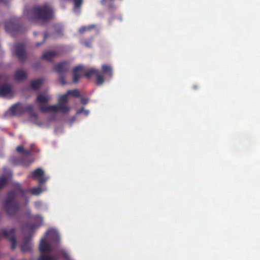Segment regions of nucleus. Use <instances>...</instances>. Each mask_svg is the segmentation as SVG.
<instances>
[{
	"instance_id": "obj_1",
	"label": "nucleus",
	"mask_w": 260,
	"mask_h": 260,
	"mask_svg": "<svg viewBox=\"0 0 260 260\" xmlns=\"http://www.w3.org/2000/svg\"><path fill=\"white\" fill-rule=\"evenodd\" d=\"M59 236L57 231L55 229H51L48 231L46 235L42 238L40 241L39 249L43 254L40 260H54L53 258L50 255L45 254V253L49 251L51 248L48 243L49 240H58Z\"/></svg>"
},
{
	"instance_id": "obj_2",
	"label": "nucleus",
	"mask_w": 260,
	"mask_h": 260,
	"mask_svg": "<svg viewBox=\"0 0 260 260\" xmlns=\"http://www.w3.org/2000/svg\"><path fill=\"white\" fill-rule=\"evenodd\" d=\"M69 94L67 93L61 95L58 97V103L56 105L51 106L43 107L41 106V111L43 112L56 113L61 112L66 113L70 110V108L64 104L68 100V96Z\"/></svg>"
},
{
	"instance_id": "obj_3",
	"label": "nucleus",
	"mask_w": 260,
	"mask_h": 260,
	"mask_svg": "<svg viewBox=\"0 0 260 260\" xmlns=\"http://www.w3.org/2000/svg\"><path fill=\"white\" fill-rule=\"evenodd\" d=\"M52 10L51 8L45 5L44 7H38L36 9L35 15L37 20H46L51 16Z\"/></svg>"
},
{
	"instance_id": "obj_4",
	"label": "nucleus",
	"mask_w": 260,
	"mask_h": 260,
	"mask_svg": "<svg viewBox=\"0 0 260 260\" xmlns=\"http://www.w3.org/2000/svg\"><path fill=\"white\" fill-rule=\"evenodd\" d=\"M2 237L8 238L12 242L11 247L13 249L15 247V231L11 229L9 231L6 230H0V239Z\"/></svg>"
},
{
	"instance_id": "obj_5",
	"label": "nucleus",
	"mask_w": 260,
	"mask_h": 260,
	"mask_svg": "<svg viewBox=\"0 0 260 260\" xmlns=\"http://www.w3.org/2000/svg\"><path fill=\"white\" fill-rule=\"evenodd\" d=\"M93 75H95L96 76V83L98 85H101L104 83V77L100 74L99 71L94 69H91L87 71L85 74V75L88 77Z\"/></svg>"
},
{
	"instance_id": "obj_6",
	"label": "nucleus",
	"mask_w": 260,
	"mask_h": 260,
	"mask_svg": "<svg viewBox=\"0 0 260 260\" xmlns=\"http://www.w3.org/2000/svg\"><path fill=\"white\" fill-rule=\"evenodd\" d=\"M51 99L50 96L47 94L46 92H41L39 93L37 98V102L39 105L40 110H41V106L47 107V106L43 105V104L46 103L50 101Z\"/></svg>"
},
{
	"instance_id": "obj_7",
	"label": "nucleus",
	"mask_w": 260,
	"mask_h": 260,
	"mask_svg": "<svg viewBox=\"0 0 260 260\" xmlns=\"http://www.w3.org/2000/svg\"><path fill=\"white\" fill-rule=\"evenodd\" d=\"M44 172L42 169L38 168L35 170L31 173V176L34 177L38 178L40 184L44 183L48 179L47 177H44L43 175Z\"/></svg>"
},
{
	"instance_id": "obj_8",
	"label": "nucleus",
	"mask_w": 260,
	"mask_h": 260,
	"mask_svg": "<svg viewBox=\"0 0 260 260\" xmlns=\"http://www.w3.org/2000/svg\"><path fill=\"white\" fill-rule=\"evenodd\" d=\"M13 92L11 87L8 85L0 86V95L1 96L10 98L12 96Z\"/></svg>"
},
{
	"instance_id": "obj_9",
	"label": "nucleus",
	"mask_w": 260,
	"mask_h": 260,
	"mask_svg": "<svg viewBox=\"0 0 260 260\" xmlns=\"http://www.w3.org/2000/svg\"><path fill=\"white\" fill-rule=\"evenodd\" d=\"M68 70V65L66 62L63 61L56 64L54 70L59 74L66 72Z\"/></svg>"
},
{
	"instance_id": "obj_10",
	"label": "nucleus",
	"mask_w": 260,
	"mask_h": 260,
	"mask_svg": "<svg viewBox=\"0 0 260 260\" xmlns=\"http://www.w3.org/2000/svg\"><path fill=\"white\" fill-rule=\"evenodd\" d=\"M27 77V73L23 69L17 70L15 74L14 78L16 80L21 81L25 79Z\"/></svg>"
},
{
	"instance_id": "obj_11",
	"label": "nucleus",
	"mask_w": 260,
	"mask_h": 260,
	"mask_svg": "<svg viewBox=\"0 0 260 260\" xmlns=\"http://www.w3.org/2000/svg\"><path fill=\"white\" fill-rule=\"evenodd\" d=\"M22 109V106L18 103L12 106L10 109V111L12 115H17L21 113Z\"/></svg>"
},
{
	"instance_id": "obj_12",
	"label": "nucleus",
	"mask_w": 260,
	"mask_h": 260,
	"mask_svg": "<svg viewBox=\"0 0 260 260\" xmlns=\"http://www.w3.org/2000/svg\"><path fill=\"white\" fill-rule=\"evenodd\" d=\"M82 67L78 66L75 68L73 74V82L76 83L78 82V79L80 77V71L82 70Z\"/></svg>"
},
{
	"instance_id": "obj_13",
	"label": "nucleus",
	"mask_w": 260,
	"mask_h": 260,
	"mask_svg": "<svg viewBox=\"0 0 260 260\" xmlns=\"http://www.w3.org/2000/svg\"><path fill=\"white\" fill-rule=\"evenodd\" d=\"M56 53L52 51L44 52L42 55V58L48 61H51L55 56Z\"/></svg>"
},
{
	"instance_id": "obj_14",
	"label": "nucleus",
	"mask_w": 260,
	"mask_h": 260,
	"mask_svg": "<svg viewBox=\"0 0 260 260\" xmlns=\"http://www.w3.org/2000/svg\"><path fill=\"white\" fill-rule=\"evenodd\" d=\"M103 72L108 74L110 77H112L113 74V70L111 66L108 64H104L102 66Z\"/></svg>"
},
{
	"instance_id": "obj_15",
	"label": "nucleus",
	"mask_w": 260,
	"mask_h": 260,
	"mask_svg": "<svg viewBox=\"0 0 260 260\" xmlns=\"http://www.w3.org/2000/svg\"><path fill=\"white\" fill-rule=\"evenodd\" d=\"M44 79H39L34 80L31 82V86L34 89L39 88L43 83Z\"/></svg>"
},
{
	"instance_id": "obj_16",
	"label": "nucleus",
	"mask_w": 260,
	"mask_h": 260,
	"mask_svg": "<svg viewBox=\"0 0 260 260\" xmlns=\"http://www.w3.org/2000/svg\"><path fill=\"white\" fill-rule=\"evenodd\" d=\"M21 250L23 252L29 250L31 248V244L29 240H26L23 242L21 246Z\"/></svg>"
},
{
	"instance_id": "obj_17",
	"label": "nucleus",
	"mask_w": 260,
	"mask_h": 260,
	"mask_svg": "<svg viewBox=\"0 0 260 260\" xmlns=\"http://www.w3.org/2000/svg\"><path fill=\"white\" fill-rule=\"evenodd\" d=\"M5 206L8 212H10L11 210H16L17 208L15 203L8 200L6 202Z\"/></svg>"
},
{
	"instance_id": "obj_18",
	"label": "nucleus",
	"mask_w": 260,
	"mask_h": 260,
	"mask_svg": "<svg viewBox=\"0 0 260 260\" xmlns=\"http://www.w3.org/2000/svg\"><path fill=\"white\" fill-rule=\"evenodd\" d=\"M16 150L18 152H22L23 154L28 155L30 154V152L27 150H25L21 146H18L16 148Z\"/></svg>"
},
{
	"instance_id": "obj_19",
	"label": "nucleus",
	"mask_w": 260,
	"mask_h": 260,
	"mask_svg": "<svg viewBox=\"0 0 260 260\" xmlns=\"http://www.w3.org/2000/svg\"><path fill=\"white\" fill-rule=\"evenodd\" d=\"M42 191L43 190L41 189L40 187L34 188L31 189L32 194L34 195H38L40 194Z\"/></svg>"
},
{
	"instance_id": "obj_20",
	"label": "nucleus",
	"mask_w": 260,
	"mask_h": 260,
	"mask_svg": "<svg viewBox=\"0 0 260 260\" xmlns=\"http://www.w3.org/2000/svg\"><path fill=\"white\" fill-rule=\"evenodd\" d=\"M74 5H75L74 11L75 12H77L78 8L81 5V1L82 0H74Z\"/></svg>"
},
{
	"instance_id": "obj_21",
	"label": "nucleus",
	"mask_w": 260,
	"mask_h": 260,
	"mask_svg": "<svg viewBox=\"0 0 260 260\" xmlns=\"http://www.w3.org/2000/svg\"><path fill=\"white\" fill-rule=\"evenodd\" d=\"M7 182V179L6 177L3 176L1 178H0V188L4 186Z\"/></svg>"
},
{
	"instance_id": "obj_22",
	"label": "nucleus",
	"mask_w": 260,
	"mask_h": 260,
	"mask_svg": "<svg viewBox=\"0 0 260 260\" xmlns=\"http://www.w3.org/2000/svg\"><path fill=\"white\" fill-rule=\"evenodd\" d=\"M68 94H69V95H72L74 96H79V91L77 90H69L68 91Z\"/></svg>"
},
{
	"instance_id": "obj_23",
	"label": "nucleus",
	"mask_w": 260,
	"mask_h": 260,
	"mask_svg": "<svg viewBox=\"0 0 260 260\" xmlns=\"http://www.w3.org/2000/svg\"><path fill=\"white\" fill-rule=\"evenodd\" d=\"M15 53L19 56L20 59H21V56L23 55V51L22 50H19L18 47L15 49Z\"/></svg>"
},
{
	"instance_id": "obj_24",
	"label": "nucleus",
	"mask_w": 260,
	"mask_h": 260,
	"mask_svg": "<svg viewBox=\"0 0 260 260\" xmlns=\"http://www.w3.org/2000/svg\"><path fill=\"white\" fill-rule=\"evenodd\" d=\"M92 27V26H84V27H81L80 30H79V31L81 32V33H82L84 31H86V30H88L90 28H91Z\"/></svg>"
},
{
	"instance_id": "obj_25",
	"label": "nucleus",
	"mask_w": 260,
	"mask_h": 260,
	"mask_svg": "<svg viewBox=\"0 0 260 260\" xmlns=\"http://www.w3.org/2000/svg\"><path fill=\"white\" fill-rule=\"evenodd\" d=\"M85 112V114L86 115H87L88 114V113H89V112L88 111H84V110H83L80 111H79V112H78V113H82V112Z\"/></svg>"
},
{
	"instance_id": "obj_26",
	"label": "nucleus",
	"mask_w": 260,
	"mask_h": 260,
	"mask_svg": "<svg viewBox=\"0 0 260 260\" xmlns=\"http://www.w3.org/2000/svg\"><path fill=\"white\" fill-rule=\"evenodd\" d=\"M81 102H82V103L83 104H84V105H85V104H87V100H83H83H82Z\"/></svg>"
},
{
	"instance_id": "obj_27",
	"label": "nucleus",
	"mask_w": 260,
	"mask_h": 260,
	"mask_svg": "<svg viewBox=\"0 0 260 260\" xmlns=\"http://www.w3.org/2000/svg\"><path fill=\"white\" fill-rule=\"evenodd\" d=\"M38 218V219H39V220H40V221H42V217H41L39 216Z\"/></svg>"
},
{
	"instance_id": "obj_28",
	"label": "nucleus",
	"mask_w": 260,
	"mask_h": 260,
	"mask_svg": "<svg viewBox=\"0 0 260 260\" xmlns=\"http://www.w3.org/2000/svg\"><path fill=\"white\" fill-rule=\"evenodd\" d=\"M26 230H27V229H26V228H25V229H24V230H23V232H25L26 231Z\"/></svg>"
},
{
	"instance_id": "obj_29",
	"label": "nucleus",
	"mask_w": 260,
	"mask_h": 260,
	"mask_svg": "<svg viewBox=\"0 0 260 260\" xmlns=\"http://www.w3.org/2000/svg\"><path fill=\"white\" fill-rule=\"evenodd\" d=\"M40 45V44H37L38 46H39Z\"/></svg>"
}]
</instances>
